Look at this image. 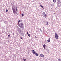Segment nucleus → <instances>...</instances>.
<instances>
[{
	"label": "nucleus",
	"instance_id": "obj_1",
	"mask_svg": "<svg viewBox=\"0 0 61 61\" xmlns=\"http://www.w3.org/2000/svg\"><path fill=\"white\" fill-rule=\"evenodd\" d=\"M19 27L21 28H23L24 27V24L22 23H20L19 24Z\"/></svg>",
	"mask_w": 61,
	"mask_h": 61
},
{
	"label": "nucleus",
	"instance_id": "obj_2",
	"mask_svg": "<svg viewBox=\"0 0 61 61\" xmlns=\"http://www.w3.org/2000/svg\"><path fill=\"white\" fill-rule=\"evenodd\" d=\"M17 30L19 32L20 34H21V33H22V32L21 31V30L19 27H18L17 29Z\"/></svg>",
	"mask_w": 61,
	"mask_h": 61
},
{
	"label": "nucleus",
	"instance_id": "obj_3",
	"mask_svg": "<svg viewBox=\"0 0 61 61\" xmlns=\"http://www.w3.org/2000/svg\"><path fill=\"white\" fill-rule=\"evenodd\" d=\"M55 36L56 39H58V35H57V34H56V33L55 34Z\"/></svg>",
	"mask_w": 61,
	"mask_h": 61
},
{
	"label": "nucleus",
	"instance_id": "obj_4",
	"mask_svg": "<svg viewBox=\"0 0 61 61\" xmlns=\"http://www.w3.org/2000/svg\"><path fill=\"white\" fill-rule=\"evenodd\" d=\"M43 15H44V17H45V18H46V13H45V12H43V13H42Z\"/></svg>",
	"mask_w": 61,
	"mask_h": 61
},
{
	"label": "nucleus",
	"instance_id": "obj_5",
	"mask_svg": "<svg viewBox=\"0 0 61 61\" xmlns=\"http://www.w3.org/2000/svg\"><path fill=\"white\" fill-rule=\"evenodd\" d=\"M32 53H33V54H34V55H35V54H36V52L34 50H32Z\"/></svg>",
	"mask_w": 61,
	"mask_h": 61
},
{
	"label": "nucleus",
	"instance_id": "obj_6",
	"mask_svg": "<svg viewBox=\"0 0 61 61\" xmlns=\"http://www.w3.org/2000/svg\"><path fill=\"white\" fill-rule=\"evenodd\" d=\"M40 55L41 57H44V56L42 54H41Z\"/></svg>",
	"mask_w": 61,
	"mask_h": 61
},
{
	"label": "nucleus",
	"instance_id": "obj_7",
	"mask_svg": "<svg viewBox=\"0 0 61 61\" xmlns=\"http://www.w3.org/2000/svg\"><path fill=\"white\" fill-rule=\"evenodd\" d=\"M12 9L13 12H14V11H15V8L13 7H12Z\"/></svg>",
	"mask_w": 61,
	"mask_h": 61
},
{
	"label": "nucleus",
	"instance_id": "obj_8",
	"mask_svg": "<svg viewBox=\"0 0 61 61\" xmlns=\"http://www.w3.org/2000/svg\"><path fill=\"white\" fill-rule=\"evenodd\" d=\"M47 42H48V43H49V42H50V38H49V39L48 40H47Z\"/></svg>",
	"mask_w": 61,
	"mask_h": 61
},
{
	"label": "nucleus",
	"instance_id": "obj_9",
	"mask_svg": "<svg viewBox=\"0 0 61 61\" xmlns=\"http://www.w3.org/2000/svg\"><path fill=\"white\" fill-rule=\"evenodd\" d=\"M58 4H61V2L60 1L58 0Z\"/></svg>",
	"mask_w": 61,
	"mask_h": 61
},
{
	"label": "nucleus",
	"instance_id": "obj_10",
	"mask_svg": "<svg viewBox=\"0 0 61 61\" xmlns=\"http://www.w3.org/2000/svg\"><path fill=\"white\" fill-rule=\"evenodd\" d=\"M46 45L45 44H44L43 45V47L44 48V49H45V48L46 47Z\"/></svg>",
	"mask_w": 61,
	"mask_h": 61
},
{
	"label": "nucleus",
	"instance_id": "obj_11",
	"mask_svg": "<svg viewBox=\"0 0 61 61\" xmlns=\"http://www.w3.org/2000/svg\"><path fill=\"white\" fill-rule=\"evenodd\" d=\"M35 55L36 56H39L38 54H37V53H36Z\"/></svg>",
	"mask_w": 61,
	"mask_h": 61
},
{
	"label": "nucleus",
	"instance_id": "obj_12",
	"mask_svg": "<svg viewBox=\"0 0 61 61\" xmlns=\"http://www.w3.org/2000/svg\"><path fill=\"white\" fill-rule=\"evenodd\" d=\"M40 5V6L41 7H42V8H43V9H44V7H43V6H42V5Z\"/></svg>",
	"mask_w": 61,
	"mask_h": 61
},
{
	"label": "nucleus",
	"instance_id": "obj_13",
	"mask_svg": "<svg viewBox=\"0 0 61 61\" xmlns=\"http://www.w3.org/2000/svg\"><path fill=\"white\" fill-rule=\"evenodd\" d=\"M20 20H19L18 21V25H19V23L20 22Z\"/></svg>",
	"mask_w": 61,
	"mask_h": 61
},
{
	"label": "nucleus",
	"instance_id": "obj_14",
	"mask_svg": "<svg viewBox=\"0 0 61 61\" xmlns=\"http://www.w3.org/2000/svg\"><path fill=\"white\" fill-rule=\"evenodd\" d=\"M58 60L59 61H61V59H60V58H58Z\"/></svg>",
	"mask_w": 61,
	"mask_h": 61
},
{
	"label": "nucleus",
	"instance_id": "obj_15",
	"mask_svg": "<svg viewBox=\"0 0 61 61\" xmlns=\"http://www.w3.org/2000/svg\"><path fill=\"white\" fill-rule=\"evenodd\" d=\"M53 1L54 3H56V0H53Z\"/></svg>",
	"mask_w": 61,
	"mask_h": 61
},
{
	"label": "nucleus",
	"instance_id": "obj_16",
	"mask_svg": "<svg viewBox=\"0 0 61 61\" xmlns=\"http://www.w3.org/2000/svg\"><path fill=\"white\" fill-rule=\"evenodd\" d=\"M46 25H48H48H49V24H48V22H46Z\"/></svg>",
	"mask_w": 61,
	"mask_h": 61
},
{
	"label": "nucleus",
	"instance_id": "obj_17",
	"mask_svg": "<svg viewBox=\"0 0 61 61\" xmlns=\"http://www.w3.org/2000/svg\"><path fill=\"white\" fill-rule=\"evenodd\" d=\"M13 13L14 14V15L15 14V13H16V11H13Z\"/></svg>",
	"mask_w": 61,
	"mask_h": 61
},
{
	"label": "nucleus",
	"instance_id": "obj_18",
	"mask_svg": "<svg viewBox=\"0 0 61 61\" xmlns=\"http://www.w3.org/2000/svg\"><path fill=\"white\" fill-rule=\"evenodd\" d=\"M21 35H22V36H24V34L23 33H21Z\"/></svg>",
	"mask_w": 61,
	"mask_h": 61
},
{
	"label": "nucleus",
	"instance_id": "obj_19",
	"mask_svg": "<svg viewBox=\"0 0 61 61\" xmlns=\"http://www.w3.org/2000/svg\"><path fill=\"white\" fill-rule=\"evenodd\" d=\"M21 15H22V16H24V14H21Z\"/></svg>",
	"mask_w": 61,
	"mask_h": 61
},
{
	"label": "nucleus",
	"instance_id": "obj_20",
	"mask_svg": "<svg viewBox=\"0 0 61 61\" xmlns=\"http://www.w3.org/2000/svg\"><path fill=\"white\" fill-rule=\"evenodd\" d=\"M23 60H24V61H26V59H24V58L23 59Z\"/></svg>",
	"mask_w": 61,
	"mask_h": 61
},
{
	"label": "nucleus",
	"instance_id": "obj_21",
	"mask_svg": "<svg viewBox=\"0 0 61 61\" xmlns=\"http://www.w3.org/2000/svg\"><path fill=\"white\" fill-rule=\"evenodd\" d=\"M16 12H17V7L16 8Z\"/></svg>",
	"mask_w": 61,
	"mask_h": 61
},
{
	"label": "nucleus",
	"instance_id": "obj_22",
	"mask_svg": "<svg viewBox=\"0 0 61 61\" xmlns=\"http://www.w3.org/2000/svg\"><path fill=\"white\" fill-rule=\"evenodd\" d=\"M13 55L14 57H15V54H14Z\"/></svg>",
	"mask_w": 61,
	"mask_h": 61
},
{
	"label": "nucleus",
	"instance_id": "obj_23",
	"mask_svg": "<svg viewBox=\"0 0 61 61\" xmlns=\"http://www.w3.org/2000/svg\"><path fill=\"white\" fill-rule=\"evenodd\" d=\"M28 35L29 37H30V34H28Z\"/></svg>",
	"mask_w": 61,
	"mask_h": 61
},
{
	"label": "nucleus",
	"instance_id": "obj_24",
	"mask_svg": "<svg viewBox=\"0 0 61 61\" xmlns=\"http://www.w3.org/2000/svg\"><path fill=\"white\" fill-rule=\"evenodd\" d=\"M47 53H49V50H47Z\"/></svg>",
	"mask_w": 61,
	"mask_h": 61
},
{
	"label": "nucleus",
	"instance_id": "obj_25",
	"mask_svg": "<svg viewBox=\"0 0 61 61\" xmlns=\"http://www.w3.org/2000/svg\"><path fill=\"white\" fill-rule=\"evenodd\" d=\"M8 10H7V9H6V13L7 12H8Z\"/></svg>",
	"mask_w": 61,
	"mask_h": 61
},
{
	"label": "nucleus",
	"instance_id": "obj_26",
	"mask_svg": "<svg viewBox=\"0 0 61 61\" xmlns=\"http://www.w3.org/2000/svg\"><path fill=\"white\" fill-rule=\"evenodd\" d=\"M8 36L9 37H10V34H9V35H8Z\"/></svg>",
	"mask_w": 61,
	"mask_h": 61
},
{
	"label": "nucleus",
	"instance_id": "obj_27",
	"mask_svg": "<svg viewBox=\"0 0 61 61\" xmlns=\"http://www.w3.org/2000/svg\"><path fill=\"white\" fill-rule=\"evenodd\" d=\"M20 38L21 39H23V38L21 37V36L20 37Z\"/></svg>",
	"mask_w": 61,
	"mask_h": 61
},
{
	"label": "nucleus",
	"instance_id": "obj_28",
	"mask_svg": "<svg viewBox=\"0 0 61 61\" xmlns=\"http://www.w3.org/2000/svg\"><path fill=\"white\" fill-rule=\"evenodd\" d=\"M40 31H41V32H42V30H41V29H40Z\"/></svg>",
	"mask_w": 61,
	"mask_h": 61
},
{
	"label": "nucleus",
	"instance_id": "obj_29",
	"mask_svg": "<svg viewBox=\"0 0 61 61\" xmlns=\"http://www.w3.org/2000/svg\"><path fill=\"white\" fill-rule=\"evenodd\" d=\"M27 35H28V34H28V32H27Z\"/></svg>",
	"mask_w": 61,
	"mask_h": 61
},
{
	"label": "nucleus",
	"instance_id": "obj_30",
	"mask_svg": "<svg viewBox=\"0 0 61 61\" xmlns=\"http://www.w3.org/2000/svg\"><path fill=\"white\" fill-rule=\"evenodd\" d=\"M35 38H36V37L35 36Z\"/></svg>",
	"mask_w": 61,
	"mask_h": 61
}]
</instances>
